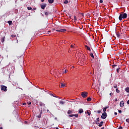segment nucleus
Masks as SVG:
<instances>
[{"instance_id":"nucleus-1","label":"nucleus","mask_w":129,"mask_h":129,"mask_svg":"<svg viewBox=\"0 0 129 129\" xmlns=\"http://www.w3.org/2000/svg\"><path fill=\"white\" fill-rule=\"evenodd\" d=\"M127 17V14H126V13H124L123 12H122L119 16V21H122V19H126Z\"/></svg>"},{"instance_id":"nucleus-2","label":"nucleus","mask_w":129,"mask_h":129,"mask_svg":"<svg viewBox=\"0 0 129 129\" xmlns=\"http://www.w3.org/2000/svg\"><path fill=\"white\" fill-rule=\"evenodd\" d=\"M1 90L2 91H5V92H7V91H8L7 88L8 87L5 85H1Z\"/></svg>"},{"instance_id":"nucleus-3","label":"nucleus","mask_w":129,"mask_h":129,"mask_svg":"<svg viewBox=\"0 0 129 129\" xmlns=\"http://www.w3.org/2000/svg\"><path fill=\"white\" fill-rule=\"evenodd\" d=\"M88 94V93L87 92H82L81 94L82 97H83V98H86V97H87Z\"/></svg>"},{"instance_id":"nucleus-4","label":"nucleus","mask_w":129,"mask_h":129,"mask_svg":"<svg viewBox=\"0 0 129 129\" xmlns=\"http://www.w3.org/2000/svg\"><path fill=\"white\" fill-rule=\"evenodd\" d=\"M107 117V114L106 112H103L101 116V118L103 119H105L106 117Z\"/></svg>"},{"instance_id":"nucleus-5","label":"nucleus","mask_w":129,"mask_h":129,"mask_svg":"<svg viewBox=\"0 0 129 129\" xmlns=\"http://www.w3.org/2000/svg\"><path fill=\"white\" fill-rule=\"evenodd\" d=\"M56 32H59L60 33H63V32H66V29H56Z\"/></svg>"},{"instance_id":"nucleus-6","label":"nucleus","mask_w":129,"mask_h":129,"mask_svg":"<svg viewBox=\"0 0 129 129\" xmlns=\"http://www.w3.org/2000/svg\"><path fill=\"white\" fill-rule=\"evenodd\" d=\"M41 8L42 9V10H44L45 8H46V7H47V4H44L43 5H40Z\"/></svg>"},{"instance_id":"nucleus-7","label":"nucleus","mask_w":129,"mask_h":129,"mask_svg":"<svg viewBox=\"0 0 129 129\" xmlns=\"http://www.w3.org/2000/svg\"><path fill=\"white\" fill-rule=\"evenodd\" d=\"M124 106V103L123 102V101H121L120 102V106L121 107H123Z\"/></svg>"},{"instance_id":"nucleus-8","label":"nucleus","mask_w":129,"mask_h":129,"mask_svg":"<svg viewBox=\"0 0 129 129\" xmlns=\"http://www.w3.org/2000/svg\"><path fill=\"white\" fill-rule=\"evenodd\" d=\"M85 113H87L88 115H90V114H91V111H90V110H87L86 111Z\"/></svg>"},{"instance_id":"nucleus-9","label":"nucleus","mask_w":129,"mask_h":129,"mask_svg":"<svg viewBox=\"0 0 129 129\" xmlns=\"http://www.w3.org/2000/svg\"><path fill=\"white\" fill-rule=\"evenodd\" d=\"M49 94L51 95V96H53V97H56L57 98H59V97L57 96L55 94H53L52 93H49Z\"/></svg>"},{"instance_id":"nucleus-10","label":"nucleus","mask_w":129,"mask_h":129,"mask_svg":"<svg viewBox=\"0 0 129 129\" xmlns=\"http://www.w3.org/2000/svg\"><path fill=\"white\" fill-rule=\"evenodd\" d=\"M85 48H87V50H88V51H91L90 47H89L88 46L85 45Z\"/></svg>"},{"instance_id":"nucleus-11","label":"nucleus","mask_w":129,"mask_h":129,"mask_svg":"<svg viewBox=\"0 0 129 129\" xmlns=\"http://www.w3.org/2000/svg\"><path fill=\"white\" fill-rule=\"evenodd\" d=\"M116 35L117 38H120V34H119V32H116Z\"/></svg>"},{"instance_id":"nucleus-12","label":"nucleus","mask_w":129,"mask_h":129,"mask_svg":"<svg viewBox=\"0 0 129 129\" xmlns=\"http://www.w3.org/2000/svg\"><path fill=\"white\" fill-rule=\"evenodd\" d=\"M107 108H108V106H106L105 108H104L103 109V112H105V111H106V109H107Z\"/></svg>"},{"instance_id":"nucleus-13","label":"nucleus","mask_w":129,"mask_h":129,"mask_svg":"<svg viewBox=\"0 0 129 129\" xmlns=\"http://www.w3.org/2000/svg\"><path fill=\"white\" fill-rule=\"evenodd\" d=\"M83 109H79V113H83Z\"/></svg>"},{"instance_id":"nucleus-14","label":"nucleus","mask_w":129,"mask_h":129,"mask_svg":"<svg viewBox=\"0 0 129 129\" xmlns=\"http://www.w3.org/2000/svg\"><path fill=\"white\" fill-rule=\"evenodd\" d=\"M104 123L103 121H101L98 125V126L101 127L102 126V124Z\"/></svg>"},{"instance_id":"nucleus-15","label":"nucleus","mask_w":129,"mask_h":129,"mask_svg":"<svg viewBox=\"0 0 129 129\" xmlns=\"http://www.w3.org/2000/svg\"><path fill=\"white\" fill-rule=\"evenodd\" d=\"M62 87H65V84H64L63 83H61L60 86V88H62Z\"/></svg>"},{"instance_id":"nucleus-16","label":"nucleus","mask_w":129,"mask_h":129,"mask_svg":"<svg viewBox=\"0 0 129 129\" xmlns=\"http://www.w3.org/2000/svg\"><path fill=\"white\" fill-rule=\"evenodd\" d=\"M72 113H73V112L70 110H69L68 111V114H72Z\"/></svg>"},{"instance_id":"nucleus-17","label":"nucleus","mask_w":129,"mask_h":129,"mask_svg":"<svg viewBox=\"0 0 129 129\" xmlns=\"http://www.w3.org/2000/svg\"><path fill=\"white\" fill-rule=\"evenodd\" d=\"M49 4H53L54 3V0H48Z\"/></svg>"},{"instance_id":"nucleus-18","label":"nucleus","mask_w":129,"mask_h":129,"mask_svg":"<svg viewBox=\"0 0 129 129\" xmlns=\"http://www.w3.org/2000/svg\"><path fill=\"white\" fill-rule=\"evenodd\" d=\"M59 103H60V104L63 105V104H64V103H65V102L64 101L61 100L59 101Z\"/></svg>"},{"instance_id":"nucleus-19","label":"nucleus","mask_w":129,"mask_h":129,"mask_svg":"<svg viewBox=\"0 0 129 129\" xmlns=\"http://www.w3.org/2000/svg\"><path fill=\"white\" fill-rule=\"evenodd\" d=\"M39 105L40 106H45V104H44V103H42V102H40L39 103Z\"/></svg>"},{"instance_id":"nucleus-20","label":"nucleus","mask_w":129,"mask_h":129,"mask_svg":"<svg viewBox=\"0 0 129 129\" xmlns=\"http://www.w3.org/2000/svg\"><path fill=\"white\" fill-rule=\"evenodd\" d=\"M8 23L9 26H11V25H12V24H13V21H9L8 22Z\"/></svg>"},{"instance_id":"nucleus-21","label":"nucleus","mask_w":129,"mask_h":129,"mask_svg":"<svg viewBox=\"0 0 129 129\" xmlns=\"http://www.w3.org/2000/svg\"><path fill=\"white\" fill-rule=\"evenodd\" d=\"M125 91H126V92H129V88L127 87L125 88Z\"/></svg>"},{"instance_id":"nucleus-22","label":"nucleus","mask_w":129,"mask_h":129,"mask_svg":"<svg viewBox=\"0 0 129 129\" xmlns=\"http://www.w3.org/2000/svg\"><path fill=\"white\" fill-rule=\"evenodd\" d=\"M90 55L91 57H92V58H93V59H94V55H93V53H91Z\"/></svg>"},{"instance_id":"nucleus-23","label":"nucleus","mask_w":129,"mask_h":129,"mask_svg":"<svg viewBox=\"0 0 129 129\" xmlns=\"http://www.w3.org/2000/svg\"><path fill=\"white\" fill-rule=\"evenodd\" d=\"M44 15L45 16H49V12H44Z\"/></svg>"},{"instance_id":"nucleus-24","label":"nucleus","mask_w":129,"mask_h":129,"mask_svg":"<svg viewBox=\"0 0 129 129\" xmlns=\"http://www.w3.org/2000/svg\"><path fill=\"white\" fill-rule=\"evenodd\" d=\"M16 36L17 35H16V34H12L11 35L12 38H16Z\"/></svg>"},{"instance_id":"nucleus-25","label":"nucleus","mask_w":129,"mask_h":129,"mask_svg":"<svg viewBox=\"0 0 129 129\" xmlns=\"http://www.w3.org/2000/svg\"><path fill=\"white\" fill-rule=\"evenodd\" d=\"M1 41L2 43H4L5 42V37H3L1 39Z\"/></svg>"},{"instance_id":"nucleus-26","label":"nucleus","mask_w":129,"mask_h":129,"mask_svg":"<svg viewBox=\"0 0 129 129\" xmlns=\"http://www.w3.org/2000/svg\"><path fill=\"white\" fill-rule=\"evenodd\" d=\"M119 70H120V68H118L116 69V71L118 73H119Z\"/></svg>"},{"instance_id":"nucleus-27","label":"nucleus","mask_w":129,"mask_h":129,"mask_svg":"<svg viewBox=\"0 0 129 129\" xmlns=\"http://www.w3.org/2000/svg\"><path fill=\"white\" fill-rule=\"evenodd\" d=\"M27 10H28V11H31V10H32V7H27Z\"/></svg>"},{"instance_id":"nucleus-28","label":"nucleus","mask_w":129,"mask_h":129,"mask_svg":"<svg viewBox=\"0 0 129 129\" xmlns=\"http://www.w3.org/2000/svg\"><path fill=\"white\" fill-rule=\"evenodd\" d=\"M116 92H117V93H119V92H120V91L117 88L116 89Z\"/></svg>"},{"instance_id":"nucleus-29","label":"nucleus","mask_w":129,"mask_h":129,"mask_svg":"<svg viewBox=\"0 0 129 129\" xmlns=\"http://www.w3.org/2000/svg\"><path fill=\"white\" fill-rule=\"evenodd\" d=\"M87 101H91V98H90V97L88 98Z\"/></svg>"},{"instance_id":"nucleus-30","label":"nucleus","mask_w":129,"mask_h":129,"mask_svg":"<svg viewBox=\"0 0 129 129\" xmlns=\"http://www.w3.org/2000/svg\"><path fill=\"white\" fill-rule=\"evenodd\" d=\"M74 20L75 21H75H77V18H76V16H74Z\"/></svg>"},{"instance_id":"nucleus-31","label":"nucleus","mask_w":129,"mask_h":129,"mask_svg":"<svg viewBox=\"0 0 129 129\" xmlns=\"http://www.w3.org/2000/svg\"><path fill=\"white\" fill-rule=\"evenodd\" d=\"M63 4H68V1L65 0V1L63 2Z\"/></svg>"},{"instance_id":"nucleus-32","label":"nucleus","mask_w":129,"mask_h":129,"mask_svg":"<svg viewBox=\"0 0 129 129\" xmlns=\"http://www.w3.org/2000/svg\"><path fill=\"white\" fill-rule=\"evenodd\" d=\"M69 116H70V117H73V116H74V114L69 115Z\"/></svg>"},{"instance_id":"nucleus-33","label":"nucleus","mask_w":129,"mask_h":129,"mask_svg":"<svg viewBox=\"0 0 129 129\" xmlns=\"http://www.w3.org/2000/svg\"><path fill=\"white\" fill-rule=\"evenodd\" d=\"M74 116H75V117H78V114H74Z\"/></svg>"},{"instance_id":"nucleus-34","label":"nucleus","mask_w":129,"mask_h":129,"mask_svg":"<svg viewBox=\"0 0 129 129\" xmlns=\"http://www.w3.org/2000/svg\"><path fill=\"white\" fill-rule=\"evenodd\" d=\"M113 87H114V88H117V85H116V84L114 85L113 86Z\"/></svg>"},{"instance_id":"nucleus-35","label":"nucleus","mask_w":129,"mask_h":129,"mask_svg":"<svg viewBox=\"0 0 129 129\" xmlns=\"http://www.w3.org/2000/svg\"><path fill=\"white\" fill-rule=\"evenodd\" d=\"M116 66H117V65H116V64H113V65L112 66V68H114V67H116Z\"/></svg>"},{"instance_id":"nucleus-36","label":"nucleus","mask_w":129,"mask_h":129,"mask_svg":"<svg viewBox=\"0 0 129 129\" xmlns=\"http://www.w3.org/2000/svg\"><path fill=\"white\" fill-rule=\"evenodd\" d=\"M96 124H99V121L96 120Z\"/></svg>"},{"instance_id":"nucleus-37","label":"nucleus","mask_w":129,"mask_h":129,"mask_svg":"<svg viewBox=\"0 0 129 129\" xmlns=\"http://www.w3.org/2000/svg\"><path fill=\"white\" fill-rule=\"evenodd\" d=\"M128 27H127V26H125L124 27V29L126 30V31H127V29H128Z\"/></svg>"},{"instance_id":"nucleus-38","label":"nucleus","mask_w":129,"mask_h":129,"mask_svg":"<svg viewBox=\"0 0 129 129\" xmlns=\"http://www.w3.org/2000/svg\"><path fill=\"white\" fill-rule=\"evenodd\" d=\"M43 113V110H41L39 114L41 115Z\"/></svg>"},{"instance_id":"nucleus-39","label":"nucleus","mask_w":129,"mask_h":129,"mask_svg":"<svg viewBox=\"0 0 129 129\" xmlns=\"http://www.w3.org/2000/svg\"><path fill=\"white\" fill-rule=\"evenodd\" d=\"M96 120L97 121H100V120H99V118H97L96 119Z\"/></svg>"},{"instance_id":"nucleus-40","label":"nucleus","mask_w":129,"mask_h":129,"mask_svg":"<svg viewBox=\"0 0 129 129\" xmlns=\"http://www.w3.org/2000/svg\"><path fill=\"white\" fill-rule=\"evenodd\" d=\"M84 59L83 60V62H84L85 61H86V58H85V56H84Z\"/></svg>"},{"instance_id":"nucleus-41","label":"nucleus","mask_w":129,"mask_h":129,"mask_svg":"<svg viewBox=\"0 0 129 129\" xmlns=\"http://www.w3.org/2000/svg\"><path fill=\"white\" fill-rule=\"evenodd\" d=\"M118 111L119 113H121V112H122L121 110H118Z\"/></svg>"},{"instance_id":"nucleus-42","label":"nucleus","mask_w":129,"mask_h":129,"mask_svg":"<svg viewBox=\"0 0 129 129\" xmlns=\"http://www.w3.org/2000/svg\"><path fill=\"white\" fill-rule=\"evenodd\" d=\"M97 112H98V113H100V112H101V110H98V111H97Z\"/></svg>"},{"instance_id":"nucleus-43","label":"nucleus","mask_w":129,"mask_h":129,"mask_svg":"<svg viewBox=\"0 0 129 129\" xmlns=\"http://www.w3.org/2000/svg\"><path fill=\"white\" fill-rule=\"evenodd\" d=\"M103 3V0H100V3L102 4Z\"/></svg>"},{"instance_id":"nucleus-44","label":"nucleus","mask_w":129,"mask_h":129,"mask_svg":"<svg viewBox=\"0 0 129 129\" xmlns=\"http://www.w3.org/2000/svg\"><path fill=\"white\" fill-rule=\"evenodd\" d=\"M109 95H110V96H112V95H113V93H110Z\"/></svg>"},{"instance_id":"nucleus-45","label":"nucleus","mask_w":129,"mask_h":129,"mask_svg":"<svg viewBox=\"0 0 129 129\" xmlns=\"http://www.w3.org/2000/svg\"><path fill=\"white\" fill-rule=\"evenodd\" d=\"M27 103H28V105H31V102L30 101L28 102Z\"/></svg>"},{"instance_id":"nucleus-46","label":"nucleus","mask_w":129,"mask_h":129,"mask_svg":"<svg viewBox=\"0 0 129 129\" xmlns=\"http://www.w3.org/2000/svg\"><path fill=\"white\" fill-rule=\"evenodd\" d=\"M41 114H39V115L38 116V118H41Z\"/></svg>"},{"instance_id":"nucleus-47","label":"nucleus","mask_w":129,"mask_h":129,"mask_svg":"<svg viewBox=\"0 0 129 129\" xmlns=\"http://www.w3.org/2000/svg\"><path fill=\"white\" fill-rule=\"evenodd\" d=\"M37 10V8L32 9V11H34V10Z\"/></svg>"},{"instance_id":"nucleus-48","label":"nucleus","mask_w":129,"mask_h":129,"mask_svg":"<svg viewBox=\"0 0 129 129\" xmlns=\"http://www.w3.org/2000/svg\"><path fill=\"white\" fill-rule=\"evenodd\" d=\"M23 105H27V103H23Z\"/></svg>"},{"instance_id":"nucleus-49","label":"nucleus","mask_w":129,"mask_h":129,"mask_svg":"<svg viewBox=\"0 0 129 129\" xmlns=\"http://www.w3.org/2000/svg\"><path fill=\"white\" fill-rule=\"evenodd\" d=\"M126 122H129V119H126Z\"/></svg>"},{"instance_id":"nucleus-50","label":"nucleus","mask_w":129,"mask_h":129,"mask_svg":"<svg viewBox=\"0 0 129 129\" xmlns=\"http://www.w3.org/2000/svg\"><path fill=\"white\" fill-rule=\"evenodd\" d=\"M71 48H74V45H73L72 44V45H71Z\"/></svg>"},{"instance_id":"nucleus-51","label":"nucleus","mask_w":129,"mask_h":129,"mask_svg":"<svg viewBox=\"0 0 129 129\" xmlns=\"http://www.w3.org/2000/svg\"><path fill=\"white\" fill-rule=\"evenodd\" d=\"M114 114H115V115H117V112H114Z\"/></svg>"},{"instance_id":"nucleus-52","label":"nucleus","mask_w":129,"mask_h":129,"mask_svg":"<svg viewBox=\"0 0 129 129\" xmlns=\"http://www.w3.org/2000/svg\"><path fill=\"white\" fill-rule=\"evenodd\" d=\"M64 73H65V74L67 73V70H65Z\"/></svg>"},{"instance_id":"nucleus-53","label":"nucleus","mask_w":129,"mask_h":129,"mask_svg":"<svg viewBox=\"0 0 129 129\" xmlns=\"http://www.w3.org/2000/svg\"><path fill=\"white\" fill-rule=\"evenodd\" d=\"M45 0H41V3H44Z\"/></svg>"},{"instance_id":"nucleus-54","label":"nucleus","mask_w":129,"mask_h":129,"mask_svg":"<svg viewBox=\"0 0 129 129\" xmlns=\"http://www.w3.org/2000/svg\"><path fill=\"white\" fill-rule=\"evenodd\" d=\"M127 104H129V100L127 101Z\"/></svg>"},{"instance_id":"nucleus-55","label":"nucleus","mask_w":129,"mask_h":129,"mask_svg":"<svg viewBox=\"0 0 129 129\" xmlns=\"http://www.w3.org/2000/svg\"><path fill=\"white\" fill-rule=\"evenodd\" d=\"M48 34H49V33H51V31H48Z\"/></svg>"},{"instance_id":"nucleus-56","label":"nucleus","mask_w":129,"mask_h":129,"mask_svg":"<svg viewBox=\"0 0 129 129\" xmlns=\"http://www.w3.org/2000/svg\"><path fill=\"white\" fill-rule=\"evenodd\" d=\"M115 101H117V99H115Z\"/></svg>"},{"instance_id":"nucleus-57","label":"nucleus","mask_w":129,"mask_h":129,"mask_svg":"<svg viewBox=\"0 0 129 129\" xmlns=\"http://www.w3.org/2000/svg\"><path fill=\"white\" fill-rule=\"evenodd\" d=\"M0 129H3V127H0Z\"/></svg>"},{"instance_id":"nucleus-58","label":"nucleus","mask_w":129,"mask_h":129,"mask_svg":"<svg viewBox=\"0 0 129 129\" xmlns=\"http://www.w3.org/2000/svg\"><path fill=\"white\" fill-rule=\"evenodd\" d=\"M56 129H59V128H58V127H56Z\"/></svg>"},{"instance_id":"nucleus-59","label":"nucleus","mask_w":129,"mask_h":129,"mask_svg":"<svg viewBox=\"0 0 129 129\" xmlns=\"http://www.w3.org/2000/svg\"><path fill=\"white\" fill-rule=\"evenodd\" d=\"M1 57H2V55H0V58H1Z\"/></svg>"},{"instance_id":"nucleus-60","label":"nucleus","mask_w":129,"mask_h":129,"mask_svg":"<svg viewBox=\"0 0 129 129\" xmlns=\"http://www.w3.org/2000/svg\"><path fill=\"white\" fill-rule=\"evenodd\" d=\"M17 85H19L18 84H17Z\"/></svg>"}]
</instances>
